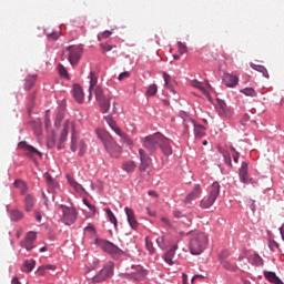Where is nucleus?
<instances>
[{"label":"nucleus","instance_id":"obj_55","mask_svg":"<svg viewBox=\"0 0 284 284\" xmlns=\"http://www.w3.org/2000/svg\"><path fill=\"white\" fill-rule=\"evenodd\" d=\"M99 265H101V260H99V258H93V261H92L90 267H91V270H97V267H99Z\"/></svg>","mask_w":284,"mask_h":284},{"label":"nucleus","instance_id":"obj_45","mask_svg":"<svg viewBox=\"0 0 284 284\" xmlns=\"http://www.w3.org/2000/svg\"><path fill=\"white\" fill-rule=\"evenodd\" d=\"M104 121L108 123L109 128L113 129L114 125H116V122H114V119H112V114L104 115Z\"/></svg>","mask_w":284,"mask_h":284},{"label":"nucleus","instance_id":"obj_37","mask_svg":"<svg viewBox=\"0 0 284 284\" xmlns=\"http://www.w3.org/2000/svg\"><path fill=\"white\" fill-rule=\"evenodd\" d=\"M172 258H174V251L169 250L164 255V261L168 265H174V261H172Z\"/></svg>","mask_w":284,"mask_h":284},{"label":"nucleus","instance_id":"obj_13","mask_svg":"<svg viewBox=\"0 0 284 284\" xmlns=\"http://www.w3.org/2000/svg\"><path fill=\"white\" fill-rule=\"evenodd\" d=\"M159 148L163 152L164 156L172 155V145L170 144V140L165 138V135L161 134Z\"/></svg>","mask_w":284,"mask_h":284},{"label":"nucleus","instance_id":"obj_24","mask_svg":"<svg viewBox=\"0 0 284 284\" xmlns=\"http://www.w3.org/2000/svg\"><path fill=\"white\" fill-rule=\"evenodd\" d=\"M193 128L195 139H203V136H205V128L202 124L193 122Z\"/></svg>","mask_w":284,"mask_h":284},{"label":"nucleus","instance_id":"obj_36","mask_svg":"<svg viewBox=\"0 0 284 284\" xmlns=\"http://www.w3.org/2000/svg\"><path fill=\"white\" fill-rule=\"evenodd\" d=\"M10 214V219L11 221H21V219H23V212H21L20 210H11L9 211Z\"/></svg>","mask_w":284,"mask_h":284},{"label":"nucleus","instance_id":"obj_41","mask_svg":"<svg viewBox=\"0 0 284 284\" xmlns=\"http://www.w3.org/2000/svg\"><path fill=\"white\" fill-rule=\"evenodd\" d=\"M105 93L103 92V88L97 87L95 88V99L97 101H101L103 99H106Z\"/></svg>","mask_w":284,"mask_h":284},{"label":"nucleus","instance_id":"obj_6","mask_svg":"<svg viewBox=\"0 0 284 284\" xmlns=\"http://www.w3.org/2000/svg\"><path fill=\"white\" fill-rule=\"evenodd\" d=\"M114 276V262H106L103 267L90 278V282L93 284L105 283V281H110Z\"/></svg>","mask_w":284,"mask_h":284},{"label":"nucleus","instance_id":"obj_50","mask_svg":"<svg viewBox=\"0 0 284 284\" xmlns=\"http://www.w3.org/2000/svg\"><path fill=\"white\" fill-rule=\"evenodd\" d=\"M42 201L45 210H50V200L48 199V195H45V192L42 191Z\"/></svg>","mask_w":284,"mask_h":284},{"label":"nucleus","instance_id":"obj_57","mask_svg":"<svg viewBox=\"0 0 284 284\" xmlns=\"http://www.w3.org/2000/svg\"><path fill=\"white\" fill-rule=\"evenodd\" d=\"M84 232H89L90 234H97V229L89 224L88 226L84 227Z\"/></svg>","mask_w":284,"mask_h":284},{"label":"nucleus","instance_id":"obj_53","mask_svg":"<svg viewBox=\"0 0 284 284\" xmlns=\"http://www.w3.org/2000/svg\"><path fill=\"white\" fill-rule=\"evenodd\" d=\"M33 131H34V134L37 136H41V134H43V131L41 129V124L37 123L34 126H33Z\"/></svg>","mask_w":284,"mask_h":284},{"label":"nucleus","instance_id":"obj_47","mask_svg":"<svg viewBox=\"0 0 284 284\" xmlns=\"http://www.w3.org/2000/svg\"><path fill=\"white\" fill-rule=\"evenodd\" d=\"M156 245L160 247V250H165V236H160L156 239Z\"/></svg>","mask_w":284,"mask_h":284},{"label":"nucleus","instance_id":"obj_11","mask_svg":"<svg viewBox=\"0 0 284 284\" xmlns=\"http://www.w3.org/2000/svg\"><path fill=\"white\" fill-rule=\"evenodd\" d=\"M139 154H140V172H145L148 168H150V163H152V159H150V155L145 152L143 149H139Z\"/></svg>","mask_w":284,"mask_h":284},{"label":"nucleus","instance_id":"obj_63","mask_svg":"<svg viewBox=\"0 0 284 284\" xmlns=\"http://www.w3.org/2000/svg\"><path fill=\"white\" fill-rule=\"evenodd\" d=\"M234 163H239V159H241V153L235 152L232 154Z\"/></svg>","mask_w":284,"mask_h":284},{"label":"nucleus","instance_id":"obj_8","mask_svg":"<svg viewBox=\"0 0 284 284\" xmlns=\"http://www.w3.org/2000/svg\"><path fill=\"white\" fill-rule=\"evenodd\" d=\"M83 54V45H69L64 50V55L68 57L69 63L71 65H79L81 61V55Z\"/></svg>","mask_w":284,"mask_h":284},{"label":"nucleus","instance_id":"obj_35","mask_svg":"<svg viewBox=\"0 0 284 284\" xmlns=\"http://www.w3.org/2000/svg\"><path fill=\"white\" fill-rule=\"evenodd\" d=\"M71 152H77V126L72 123Z\"/></svg>","mask_w":284,"mask_h":284},{"label":"nucleus","instance_id":"obj_30","mask_svg":"<svg viewBox=\"0 0 284 284\" xmlns=\"http://www.w3.org/2000/svg\"><path fill=\"white\" fill-rule=\"evenodd\" d=\"M101 112L103 114H108L110 112V98H104L102 100H98Z\"/></svg>","mask_w":284,"mask_h":284},{"label":"nucleus","instance_id":"obj_16","mask_svg":"<svg viewBox=\"0 0 284 284\" xmlns=\"http://www.w3.org/2000/svg\"><path fill=\"white\" fill-rule=\"evenodd\" d=\"M263 274H264V278H266V281H268V283L284 284L283 280H281V277H278V275H276V272L264 271Z\"/></svg>","mask_w":284,"mask_h":284},{"label":"nucleus","instance_id":"obj_42","mask_svg":"<svg viewBox=\"0 0 284 284\" xmlns=\"http://www.w3.org/2000/svg\"><path fill=\"white\" fill-rule=\"evenodd\" d=\"M241 93L245 97H256V91L254 88H244L241 90Z\"/></svg>","mask_w":284,"mask_h":284},{"label":"nucleus","instance_id":"obj_10","mask_svg":"<svg viewBox=\"0 0 284 284\" xmlns=\"http://www.w3.org/2000/svg\"><path fill=\"white\" fill-rule=\"evenodd\" d=\"M111 130H113L115 132V134L118 136H120L122 143H125V145H128V148L132 149L134 148V141H132V139H130V135H126L121 128H119V125H114Z\"/></svg>","mask_w":284,"mask_h":284},{"label":"nucleus","instance_id":"obj_56","mask_svg":"<svg viewBox=\"0 0 284 284\" xmlns=\"http://www.w3.org/2000/svg\"><path fill=\"white\" fill-rule=\"evenodd\" d=\"M173 216L175 219H183V217H185V213H183V212H181L179 210H175V211H173Z\"/></svg>","mask_w":284,"mask_h":284},{"label":"nucleus","instance_id":"obj_22","mask_svg":"<svg viewBox=\"0 0 284 284\" xmlns=\"http://www.w3.org/2000/svg\"><path fill=\"white\" fill-rule=\"evenodd\" d=\"M250 68H252V70H255V72H260L261 74H263L265 79H270V72L267 71V68H265V65L250 62Z\"/></svg>","mask_w":284,"mask_h":284},{"label":"nucleus","instance_id":"obj_51","mask_svg":"<svg viewBox=\"0 0 284 284\" xmlns=\"http://www.w3.org/2000/svg\"><path fill=\"white\" fill-rule=\"evenodd\" d=\"M60 77H68V69L63 64L58 65Z\"/></svg>","mask_w":284,"mask_h":284},{"label":"nucleus","instance_id":"obj_17","mask_svg":"<svg viewBox=\"0 0 284 284\" xmlns=\"http://www.w3.org/2000/svg\"><path fill=\"white\" fill-rule=\"evenodd\" d=\"M239 176L241 183H244V185H247V183H250V180H247V162H242L241 168L239 170Z\"/></svg>","mask_w":284,"mask_h":284},{"label":"nucleus","instance_id":"obj_4","mask_svg":"<svg viewBox=\"0 0 284 284\" xmlns=\"http://www.w3.org/2000/svg\"><path fill=\"white\" fill-rule=\"evenodd\" d=\"M58 210L61 212L60 219L64 225H74L79 219V210L73 205L68 206L65 204H60Z\"/></svg>","mask_w":284,"mask_h":284},{"label":"nucleus","instance_id":"obj_7","mask_svg":"<svg viewBox=\"0 0 284 284\" xmlns=\"http://www.w3.org/2000/svg\"><path fill=\"white\" fill-rule=\"evenodd\" d=\"M141 143L150 154H154L159 150V145L161 143V133H155L152 135H146L141 138Z\"/></svg>","mask_w":284,"mask_h":284},{"label":"nucleus","instance_id":"obj_21","mask_svg":"<svg viewBox=\"0 0 284 284\" xmlns=\"http://www.w3.org/2000/svg\"><path fill=\"white\" fill-rule=\"evenodd\" d=\"M67 181L71 187L79 194H83L85 192V189H83V185H81L79 182L74 181V179L70 175H67Z\"/></svg>","mask_w":284,"mask_h":284},{"label":"nucleus","instance_id":"obj_34","mask_svg":"<svg viewBox=\"0 0 284 284\" xmlns=\"http://www.w3.org/2000/svg\"><path fill=\"white\" fill-rule=\"evenodd\" d=\"M220 263L224 270H227V272H236V263H232L227 260H224Z\"/></svg>","mask_w":284,"mask_h":284},{"label":"nucleus","instance_id":"obj_59","mask_svg":"<svg viewBox=\"0 0 284 284\" xmlns=\"http://www.w3.org/2000/svg\"><path fill=\"white\" fill-rule=\"evenodd\" d=\"M34 219H36L37 223H41V221L43 219V215L41 214V212L36 211L34 212Z\"/></svg>","mask_w":284,"mask_h":284},{"label":"nucleus","instance_id":"obj_64","mask_svg":"<svg viewBox=\"0 0 284 284\" xmlns=\"http://www.w3.org/2000/svg\"><path fill=\"white\" fill-rule=\"evenodd\" d=\"M250 210H252V212H256V201L250 200Z\"/></svg>","mask_w":284,"mask_h":284},{"label":"nucleus","instance_id":"obj_20","mask_svg":"<svg viewBox=\"0 0 284 284\" xmlns=\"http://www.w3.org/2000/svg\"><path fill=\"white\" fill-rule=\"evenodd\" d=\"M18 145L21 150L28 152V154H38L39 156H41V152L37 150V148L28 144V142L26 141L20 142Z\"/></svg>","mask_w":284,"mask_h":284},{"label":"nucleus","instance_id":"obj_62","mask_svg":"<svg viewBox=\"0 0 284 284\" xmlns=\"http://www.w3.org/2000/svg\"><path fill=\"white\" fill-rule=\"evenodd\" d=\"M162 223H164V225H168V227H172V222L170 221V219L168 217H161Z\"/></svg>","mask_w":284,"mask_h":284},{"label":"nucleus","instance_id":"obj_3","mask_svg":"<svg viewBox=\"0 0 284 284\" xmlns=\"http://www.w3.org/2000/svg\"><path fill=\"white\" fill-rule=\"evenodd\" d=\"M94 243H95V245L101 247V250H103L106 254H110V256H111V258H113V261H119V258H121V256L123 254H125V252H123V250H121V247H119L118 245H115L114 243H112L108 240L95 239Z\"/></svg>","mask_w":284,"mask_h":284},{"label":"nucleus","instance_id":"obj_33","mask_svg":"<svg viewBox=\"0 0 284 284\" xmlns=\"http://www.w3.org/2000/svg\"><path fill=\"white\" fill-rule=\"evenodd\" d=\"M88 78L90 79L89 92L92 94V89L97 83H99V78H97V73H94V71H91Z\"/></svg>","mask_w":284,"mask_h":284},{"label":"nucleus","instance_id":"obj_43","mask_svg":"<svg viewBox=\"0 0 284 284\" xmlns=\"http://www.w3.org/2000/svg\"><path fill=\"white\" fill-rule=\"evenodd\" d=\"M82 202L87 207H89L91 216H94V214H97V206L92 205L88 199H83Z\"/></svg>","mask_w":284,"mask_h":284},{"label":"nucleus","instance_id":"obj_29","mask_svg":"<svg viewBox=\"0 0 284 284\" xmlns=\"http://www.w3.org/2000/svg\"><path fill=\"white\" fill-rule=\"evenodd\" d=\"M34 207V196L32 194H28L24 197V210L27 212H32V209Z\"/></svg>","mask_w":284,"mask_h":284},{"label":"nucleus","instance_id":"obj_44","mask_svg":"<svg viewBox=\"0 0 284 284\" xmlns=\"http://www.w3.org/2000/svg\"><path fill=\"white\" fill-rule=\"evenodd\" d=\"M34 81H37V75H33L30 80H26L24 90H32L34 87Z\"/></svg>","mask_w":284,"mask_h":284},{"label":"nucleus","instance_id":"obj_9","mask_svg":"<svg viewBox=\"0 0 284 284\" xmlns=\"http://www.w3.org/2000/svg\"><path fill=\"white\" fill-rule=\"evenodd\" d=\"M34 241H37V232L30 231L26 239L20 242V246L27 252H32L34 250Z\"/></svg>","mask_w":284,"mask_h":284},{"label":"nucleus","instance_id":"obj_48","mask_svg":"<svg viewBox=\"0 0 284 284\" xmlns=\"http://www.w3.org/2000/svg\"><path fill=\"white\" fill-rule=\"evenodd\" d=\"M191 85L192 88H196L197 90H201V92L205 91V88L203 87V84H201V82H199V80H192Z\"/></svg>","mask_w":284,"mask_h":284},{"label":"nucleus","instance_id":"obj_61","mask_svg":"<svg viewBox=\"0 0 284 284\" xmlns=\"http://www.w3.org/2000/svg\"><path fill=\"white\" fill-rule=\"evenodd\" d=\"M48 39H52V41H58L59 32H52L48 34Z\"/></svg>","mask_w":284,"mask_h":284},{"label":"nucleus","instance_id":"obj_25","mask_svg":"<svg viewBox=\"0 0 284 284\" xmlns=\"http://www.w3.org/2000/svg\"><path fill=\"white\" fill-rule=\"evenodd\" d=\"M122 170L123 172H126L128 174H132V172H134L136 170V162L129 160V161H124L122 163Z\"/></svg>","mask_w":284,"mask_h":284},{"label":"nucleus","instance_id":"obj_26","mask_svg":"<svg viewBox=\"0 0 284 284\" xmlns=\"http://www.w3.org/2000/svg\"><path fill=\"white\" fill-rule=\"evenodd\" d=\"M68 130H70V120H65L63 123V129L60 133L59 143H65L68 141Z\"/></svg>","mask_w":284,"mask_h":284},{"label":"nucleus","instance_id":"obj_49","mask_svg":"<svg viewBox=\"0 0 284 284\" xmlns=\"http://www.w3.org/2000/svg\"><path fill=\"white\" fill-rule=\"evenodd\" d=\"M178 50H179L180 54H185V52H187V47L185 45V43L179 41Z\"/></svg>","mask_w":284,"mask_h":284},{"label":"nucleus","instance_id":"obj_58","mask_svg":"<svg viewBox=\"0 0 284 284\" xmlns=\"http://www.w3.org/2000/svg\"><path fill=\"white\" fill-rule=\"evenodd\" d=\"M26 182L23 180H16L13 182L14 187H18V190H21L22 185H24Z\"/></svg>","mask_w":284,"mask_h":284},{"label":"nucleus","instance_id":"obj_60","mask_svg":"<svg viewBox=\"0 0 284 284\" xmlns=\"http://www.w3.org/2000/svg\"><path fill=\"white\" fill-rule=\"evenodd\" d=\"M247 121H250V114L245 113V114L242 116L240 123H241V125H245V123H247Z\"/></svg>","mask_w":284,"mask_h":284},{"label":"nucleus","instance_id":"obj_2","mask_svg":"<svg viewBox=\"0 0 284 284\" xmlns=\"http://www.w3.org/2000/svg\"><path fill=\"white\" fill-rule=\"evenodd\" d=\"M207 234L203 232L194 233L189 244L190 253L193 256L203 254V252H205V247H207Z\"/></svg>","mask_w":284,"mask_h":284},{"label":"nucleus","instance_id":"obj_15","mask_svg":"<svg viewBox=\"0 0 284 284\" xmlns=\"http://www.w3.org/2000/svg\"><path fill=\"white\" fill-rule=\"evenodd\" d=\"M148 276V270L143 268V266L138 265L135 267V272L129 274L128 278H134V281H143Z\"/></svg>","mask_w":284,"mask_h":284},{"label":"nucleus","instance_id":"obj_27","mask_svg":"<svg viewBox=\"0 0 284 284\" xmlns=\"http://www.w3.org/2000/svg\"><path fill=\"white\" fill-rule=\"evenodd\" d=\"M162 77H163V80H164V85L165 88L171 92V94H176V90H174V87L172 85V82L171 81V77L168 72L163 71L162 72Z\"/></svg>","mask_w":284,"mask_h":284},{"label":"nucleus","instance_id":"obj_1","mask_svg":"<svg viewBox=\"0 0 284 284\" xmlns=\"http://www.w3.org/2000/svg\"><path fill=\"white\" fill-rule=\"evenodd\" d=\"M97 136L101 141L105 152L112 158V159H119L121 156V152L123 151L121 149V145L114 140L112 134L110 132L104 130H98Z\"/></svg>","mask_w":284,"mask_h":284},{"label":"nucleus","instance_id":"obj_38","mask_svg":"<svg viewBox=\"0 0 284 284\" xmlns=\"http://www.w3.org/2000/svg\"><path fill=\"white\" fill-rule=\"evenodd\" d=\"M159 92V87L156 84H150L146 89V97H154Z\"/></svg>","mask_w":284,"mask_h":284},{"label":"nucleus","instance_id":"obj_19","mask_svg":"<svg viewBox=\"0 0 284 284\" xmlns=\"http://www.w3.org/2000/svg\"><path fill=\"white\" fill-rule=\"evenodd\" d=\"M201 192V184H195L193 191L186 195L184 203H190L191 201H194V199H199Z\"/></svg>","mask_w":284,"mask_h":284},{"label":"nucleus","instance_id":"obj_18","mask_svg":"<svg viewBox=\"0 0 284 284\" xmlns=\"http://www.w3.org/2000/svg\"><path fill=\"white\" fill-rule=\"evenodd\" d=\"M72 92H73V97H74L75 101L78 103H83V101H84L83 88H81L80 84H74Z\"/></svg>","mask_w":284,"mask_h":284},{"label":"nucleus","instance_id":"obj_54","mask_svg":"<svg viewBox=\"0 0 284 284\" xmlns=\"http://www.w3.org/2000/svg\"><path fill=\"white\" fill-rule=\"evenodd\" d=\"M190 123L192 122H183L182 125L184 128L183 130V136H187V134H190Z\"/></svg>","mask_w":284,"mask_h":284},{"label":"nucleus","instance_id":"obj_14","mask_svg":"<svg viewBox=\"0 0 284 284\" xmlns=\"http://www.w3.org/2000/svg\"><path fill=\"white\" fill-rule=\"evenodd\" d=\"M222 83H224L226 88H236V85H239V77L231 73H224Z\"/></svg>","mask_w":284,"mask_h":284},{"label":"nucleus","instance_id":"obj_5","mask_svg":"<svg viewBox=\"0 0 284 284\" xmlns=\"http://www.w3.org/2000/svg\"><path fill=\"white\" fill-rule=\"evenodd\" d=\"M219 194H221V184L219 181H215L209 187V194L201 200L200 207H202V210H210V207L216 203Z\"/></svg>","mask_w":284,"mask_h":284},{"label":"nucleus","instance_id":"obj_40","mask_svg":"<svg viewBox=\"0 0 284 284\" xmlns=\"http://www.w3.org/2000/svg\"><path fill=\"white\" fill-rule=\"evenodd\" d=\"M145 247L149 254H156V248H154V244L150 241L149 237H145Z\"/></svg>","mask_w":284,"mask_h":284},{"label":"nucleus","instance_id":"obj_31","mask_svg":"<svg viewBox=\"0 0 284 284\" xmlns=\"http://www.w3.org/2000/svg\"><path fill=\"white\" fill-rule=\"evenodd\" d=\"M179 116L182 119V123H191L193 125L196 122V120L190 116V113L183 110L179 111Z\"/></svg>","mask_w":284,"mask_h":284},{"label":"nucleus","instance_id":"obj_23","mask_svg":"<svg viewBox=\"0 0 284 284\" xmlns=\"http://www.w3.org/2000/svg\"><path fill=\"white\" fill-rule=\"evenodd\" d=\"M104 212L106 214L108 221L111 222L114 229L116 230V227H119V220H116V215H114V212H112V209L105 207Z\"/></svg>","mask_w":284,"mask_h":284},{"label":"nucleus","instance_id":"obj_39","mask_svg":"<svg viewBox=\"0 0 284 284\" xmlns=\"http://www.w3.org/2000/svg\"><path fill=\"white\" fill-rule=\"evenodd\" d=\"M281 244H278V242H276L275 240L268 239V250L271 252H276L277 250H280Z\"/></svg>","mask_w":284,"mask_h":284},{"label":"nucleus","instance_id":"obj_46","mask_svg":"<svg viewBox=\"0 0 284 284\" xmlns=\"http://www.w3.org/2000/svg\"><path fill=\"white\" fill-rule=\"evenodd\" d=\"M229 257H230V251H227V250L222 251V252L219 254V261H220V263H223V261H227Z\"/></svg>","mask_w":284,"mask_h":284},{"label":"nucleus","instance_id":"obj_28","mask_svg":"<svg viewBox=\"0 0 284 284\" xmlns=\"http://www.w3.org/2000/svg\"><path fill=\"white\" fill-rule=\"evenodd\" d=\"M34 267H37V261L26 260L22 265V272L30 274V272H32V270H34Z\"/></svg>","mask_w":284,"mask_h":284},{"label":"nucleus","instance_id":"obj_12","mask_svg":"<svg viewBox=\"0 0 284 284\" xmlns=\"http://www.w3.org/2000/svg\"><path fill=\"white\" fill-rule=\"evenodd\" d=\"M124 212L131 230H136L139 227V222L136 221V215L134 214V210L126 206L124 207Z\"/></svg>","mask_w":284,"mask_h":284},{"label":"nucleus","instance_id":"obj_52","mask_svg":"<svg viewBox=\"0 0 284 284\" xmlns=\"http://www.w3.org/2000/svg\"><path fill=\"white\" fill-rule=\"evenodd\" d=\"M223 161L227 168H232V156L230 153L223 156Z\"/></svg>","mask_w":284,"mask_h":284},{"label":"nucleus","instance_id":"obj_32","mask_svg":"<svg viewBox=\"0 0 284 284\" xmlns=\"http://www.w3.org/2000/svg\"><path fill=\"white\" fill-rule=\"evenodd\" d=\"M252 265H255L256 267H263V265L265 264V262L263 261V257H261V255H258V253H254L252 256Z\"/></svg>","mask_w":284,"mask_h":284}]
</instances>
